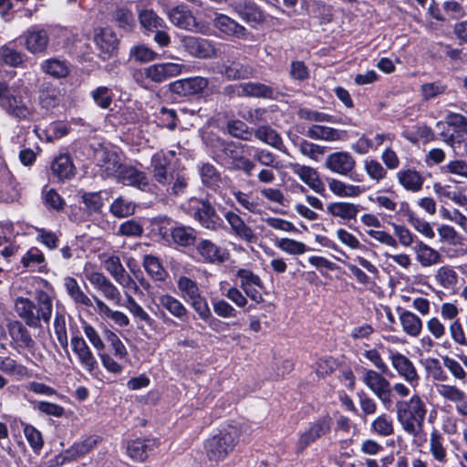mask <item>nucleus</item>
<instances>
[{
    "label": "nucleus",
    "mask_w": 467,
    "mask_h": 467,
    "mask_svg": "<svg viewBox=\"0 0 467 467\" xmlns=\"http://www.w3.org/2000/svg\"><path fill=\"white\" fill-rule=\"evenodd\" d=\"M275 245L289 254H302L306 252V244L289 238L276 240Z\"/></svg>",
    "instance_id": "13d9d810"
},
{
    "label": "nucleus",
    "mask_w": 467,
    "mask_h": 467,
    "mask_svg": "<svg viewBox=\"0 0 467 467\" xmlns=\"http://www.w3.org/2000/svg\"><path fill=\"white\" fill-rule=\"evenodd\" d=\"M64 285L67 295L75 304L81 305L86 307L93 306L92 299L85 294L75 278L70 276L66 277L64 279Z\"/></svg>",
    "instance_id": "c85d7f7f"
},
{
    "label": "nucleus",
    "mask_w": 467,
    "mask_h": 467,
    "mask_svg": "<svg viewBox=\"0 0 467 467\" xmlns=\"http://www.w3.org/2000/svg\"><path fill=\"white\" fill-rule=\"evenodd\" d=\"M8 335L11 338L10 346L17 352L35 348V341L27 328L18 320H13L7 324Z\"/></svg>",
    "instance_id": "4468645a"
},
{
    "label": "nucleus",
    "mask_w": 467,
    "mask_h": 467,
    "mask_svg": "<svg viewBox=\"0 0 467 467\" xmlns=\"http://www.w3.org/2000/svg\"><path fill=\"white\" fill-rule=\"evenodd\" d=\"M253 135H254V137L257 140H261V141H263V142H265L281 151H284V152L285 151V148L284 146L282 138L270 126L263 125V126L258 127L254 131Z\"/></svg>",
    "instance_id": "473e14b6"
},
{
    "label": "nucleus",
    "mask_w": 467,
    "mask_h": 467,
    "mask_svg": "<svg viewBox=\"0 0 467 467\" xmlns=\"http://www.w3.org/2000/svg\"><path fill=\"white\" fill-rule=\"evenodd\" d=\"M184 50L198 58H211L216 56L214 44L206 38L185 36L181 39Z\"/></svg>",
    "instance_id": "f8f14e48"
},
{
    "label": "nucleus",
    "mask_w": 467,
    "mask_h": 467,
    "mask_svg": "<svg viewBox=\"0 0 467 467\" xmlns=\"http://www.w3.org/2000/svg\"><path fill=\"white\" fill-rule=\"evenodd\" d=\"M170 165V159L162 151L156 152L151 157L150 166L152 168L151 174L154 182L161 186L164 191L165 188L171 184L174 180V173L168 171Z\"/></svg>",
    "instance_id": "dca6fc26"
},
{
    "label": "nucleus",
    "mask_w": 467,
    "mask_h": 467,
    "mask_svg": "<svg viewBox=\"0 0 467 467\" xmlns=\"http://www.w3.org/2000/svg\"><path fill=\"white\" fill-rule=\"evenodd\" d=\"M362 381L387 410H390L394 404L393 391L401 398L410 395V389L405 384L398 382L391 386L389 379L373 369H365Z\"/></svg>",
    "instance_id": "20e7f679"
},
{
    "label": "nucleus",
    "mask_w": 467,
    "mask_h": 467,
    "mask_svg": "<svg viewBox=\"0 0 467 467\" xmlns=\"http://www.w3.org/2000/svg\"><path fill=\"white\" fill-rule=\"evenodd\" d=\"M364 169L368 177L376 182H379L387 176V170L376 160H366Z\"/></svg>",
    "instance_id": "052dcab7"
},
{
    "label": "nucleus",
    "mask_w": 467,
    "mask_h": 467,
    "mask_svg": "<svg viewBox=\"0 0 467 467\" xmlns=\"http://www.w3.org/2000/svg\"><path fill=\"white\" fill-rule=\"evenodd\" d=\"M141 27L147 33H152L160 28H167L165 21L159 16L152 9L141 10L138 15Z\"/></svg>",
    "instance_id": "7c9ffc66"
},
{
    "label": "nucleus",
    "mask_w": 467,
    "mask_h": 467,
    "mask_svg": "<svg viewBox=\"0 0 467 467\" xmlns=\"http://www.w3.org/2000/svg\"><path fill=\"white\" fill-rule=\"evenodd\" d=\"M36 304L28 298L18 297L15 303V310L25 323L33 328L41 327V320L48 324L52 314V300L44 291L36 294Z\"/></svg>",
    "instance_id": "f03ea898"
},
{
    "label": "nucleus",
    "mask_w": 467,
    "mask_h": 467,
    "mask_svg": "<svg viewBox=\"0 0 467 467\" xmlns=\"http://www.w3.org/2000/svg\"><path fill=\"white\" fill-rule=\"evenodd\" d=\"M158 301L159 305L175 318L182 322L187 320L189 314L188 309L179 299L169 294H163L158 297Z\"/></svg>",
    "instance_id": "a878e982"
},
{
    "label": "nucleus",
    "mask_w": 467,
    "mask_h": 467,
    "mask_svg": "<svg viewBox=\"0 0 467 467\" xmlns=\"http://www.w3.org/2000/svg\"><path fill=\"white\" fill-rule=\"evenodd\" d=\"M437 392L443 399L454 402L455 404L459 401H462L463 398H466V395L462 390L452 385H440L437 387Z\"/></svg>",
    "instance_id": "4d7b16f0"
},
{
    "label": "nucleus",
    "mask_w": 467,
    "mask_h": 467,
    "mask_svg": "<svg viewBox=\"0 0 467 467\" xmlns=\"http://www.w3.org/2000/svg\"><path fill=\"white\" fill-rule=\"evenodd\" d=\"M188 188V180L183 175L176 173L174 175V180L171 184L168 185L165 188V192L168 195L179 196L185 193Z\"/></svg>",
    "instance_id": "774afa93"
},
{
    "label": "nucleus",
    "mask_w": 467,
    "mask_h": 467,
    "mask_svg": "<svg viewBox=\"0 0 467 467\" xmlns=\"http://www.w3.org/2000/svg\"><path fill=\"white\" fill-rule=\"evenodd\" d=\"M96 445V441L90 438L86 439L80 442L74 443L68 450L66 451V458L67 459H75L77 457L87 454L90 450H92Z\"/></svg>",
    "instance_id": "6e6d98bb"
},
{
    "label": "nucleus",
    "mask_w": 467,
    "mask_h": 467,
    "mask_svg": "<svg viewBox=\"0 0 467 467\" xmlns=\"http://www.w3.org/2000/svg\"><path fill=\"white\" fill-rule=\"evenodd\" d=\"M240 438V431L234 426L221 431L218 434L206 440L205 453L209 461L219 462L234 451Z\"/></svg>",
    "instance_id": "39448f33"
},
{
    "label": "nucleus",
    "mask_w": 467,
    "mask_h": 467,
    "mask_svg": "<svg viewBox=\"0 0 467 467\" xmlns=\"http://www.w3.org/2000/svg\"><path fill=\"white\" fill-rule=\"evenodd\" d=\"M196 250L202 259L211 264H223L229 259V253L210 240H202L196 245Z\"/></svg>",
    "instance_id": "6ab92c4d"
},
{
    "label": "nucleus",
    "mask_w": 467,
    "mask_h": 467,
    "mask_svg": "<svg viewBox=\"0 0 467 467\" xmlns=\"http://www.w3.org/2000/svg\"><path fill=\"white\" fill-rule=\"evenodd\" d=\"M167 16L171 23L179 28L198 32L202 27L192 10L184 4L171 8Z\"/></svg>",
    "instance_id": "ddd939ff"
},
{
    "label": "nucleus",
    "mask_w": 467,
    "mask_h": 467,
    "mask_svg": "<svg viewBox=\"0 0 467 467\" xmlns=\"http://www.w3.org/2000/svg\"><path fill=\"white\" fill-rule=\"evenodd\" d=\"M293 173L297 175L300 180L308 185L314 192L323 194L326 191L324 182L319 177L317 171L310 166L300 165L298 163L291 164Z\"/></svg>",
    "instance_id": "aec40b11"
},
{
    "label": "nucleus",
    "mask_w": 467,
    "mask_h": 467,
    "mask_svg": "<svg viewBox=\"0 0 467 467\" xmlns=\"http://www.w3.org/2000/svg\"><path fill=\"white\" fill-rule=\"evenodd\" d=\"M333 420L330 416H324L310 423L309 427L301 432L296 444V453L301 454L309 445L318 439L326 436L331 431Z\"/></svg>",
    "instance_id": "0eeeda50"
},
{
    "label": "nucleus",
    "mask_w": 467,
    "mask_h": 467,
    "mask_svg": "<svg viewBox=\"0 0 467 467\" xmlns=\"http://www.w3.org/2000/svg\"><path fill=\"white\" fill-rule=\"evenodd\" d=\"M112 16L118 27L125 32H130L135 27L136 22L134 15L130 9L125 6L117 7Z\"/></svg>",
    "instance_id": "37998d69"
},
{
    "label": "nucleus",
    "mask_w": 467,
    "mask_h": 467,
    "mask_svg": "<svg viewBox=\"0 0 467 467\" xmlns=\"http://www.w3.org/2000/svg\"><path fill=\"white\" fill-rule=\"evenodd\" d=\"M389 360L391 366L398 375L412 387H416L420 382V376L412 361L405 355L390 351Z\"/></svg>",
    "instance_id": "9d476101"
},
{
    "label": "nucleus",
    "mask_w": 467,
    "mask_h": 467,
    "mask_svg": "<svg viewBox=\"0 0 467 467\" xmlns=\"http://www.w3.org/2000/svg\"><path fill=\"white\" fill-rule=\"evenodd\" d=\"M177 286L182 297L186 302H190L202 295L198 284L190 277L184 275L180 276L177 280Z\"/></svg>",
    "instance_id": "49530a36"
},
{
    "label": "nucleus",
    "mask_w": 467,
    "mask_h": 467,
    "mask_svg": "<svg viewBox=\"0 0 467 467\" xmlns=\"http://www.w3.org/2000/svg\"><path fill=\"white\" fill-rule=\"evenodd\" d=\"M327 183L329 190L339 197H357L363 192L360 186L347 184L337 179H328Z\"/></svg>",
    "instance_id": "58836bf2"
},
{
    "label": "nucleus",
    "mask_w": 467,
    "mask_h": 467,
    "mask_svg": "<svg viewBox=\"0 0 467 467\" xmlns=\"http://www.w3.org/2000/svg\"><path fill=\"white\" fill-rule=\"evenodd\" d=\"M41 69L56 78H66L69 74L67 63L57 58H49L41 64Z\"/></svg>",
    "instance_id": "de8ad7c7"
},
{
    "label": "nucleus",
    "mask_w": 467,
    "mask_h": 467,
    "mask_svg": "<svg viewBox=\"0 0 467 467\" xmlns=\"http://www.w3.org/2000/svg\"><path fill=\"white\" fill-rule=\"evenodd\" d=\"M0 370L8 375L23 376L26 372V368L10 357H0Z\"/></svg>",
    "instance_id": "680f3d73"
},
{
    "label": "nucleus",
    "mask_w": 467,
    "mask_h": 467,
    "mask_svg": "<svg viewBox=\"0 0 467 467\" xmlns=\"http://www.w3.org/2000/svg\"><path fill=\"white\" fill-rule=\"evenodd\" d=\"M403 330L411 337H418L422 328L420 318L410 311L404 310L400 316Z\"/></svg>",
    "instance_id": "a18cd8bd"
},
{
    "label": "nucleus",
    "mask_w": 467,
    "mask_h": 467,
    "mask_svg": "<svg viewBox=\"0 0 467 467\" xmlns=\"http://www.w3.org/2000/svg\"><path fill=\"white\" fill-rule=\"evenodd\" d=\"M158 447L156 439H136L127 445L128 455L136 462H144L149 454Z\"/></svg>",
    "instance_id": "5701e85b"
},
{
    "label": "nucleus",
    "mask_w": 467,
    "mask_h": 467,
    "mask_svg": "<svg viewBox=\"0 0 467 467\" xmlns=\"http://www.w3.org/2000/svg\"><path fill=\"white\" fill-rule=\"evenodd\" d=\"M370 429L379 436L389 437L394 433L393 420L389 415L383 413L372 421Z\"/></svg>",
    "instance_id": "8fccbe9b"
},
{
    "label": "nucleus",
    "mask_w": 467,
    "mask_h": 467,
    "mask_svg": "<svg viewBox=\"0 0 467 467\" xmlns=\"http://www.w3.org/2000/svg\"><path fill=\"white\" fill-rule=\"evenodd\" d=\"M209 85V80L202 77L182 78L170 84L171 93L181 97H190L201 94Z\"/></svg>",
    "instance_id": "2eb2a0df"
},
{
    "label": "nucleus",
    "mask_w": 467,
    "mask_h": 467,
    "mask_svg": "<svg viewBox=\"0 0 467 467\" xmlns=\"http://www.w3.org/2000/svg\"><path fill=\"white\" fill-rule=\"evenodd\" d=\"M399 182L407 190L417 192L421 190L424 179L416 171L411 169L400 170L397 173Z\"/></svg>",
    "instance_id": "2f4dec72"
},
{
    "label": "nucleus",
    "mask_w": 467,
    "mask_h": 467,
    "mask_svg": "<svg viewBox=\"0 0 467 467\" xmlns=\"http://www.w3.org/2000/svg\"><path fill=\"white\" fill-rule=\"evenodd\" d=\"M214 26L221 32L228 35L242 37L245 35V28L226 15L219 14L214 19Z\"/></svg>",
    "instance_id": "c756f323"
},
{
    "label": "nucleus",
    "mask_w": 467,
    "mask_h": 467,
    "mask_svg": "<svg viewBox=\"0 0 467 467\" xmlns=\"http://www.w3.org/2000/svg\"><path fill=\"white\" fill-rule=\"evenodd\" d=\"M242 92L239 95L255 98H273L274 88L258 82H246L239 85Z\"/></svg>",
    "instance_id": "ea45409f"
},
{
    "label": "nucleus",
    "mask_w": 467,
    "mask_h": 467,
    "mask_svg": "<svg viewBox=\"0 0 467 467\" xmlns=\"http://www.w3.org/2000/svg\"><path fill=\"white\" fill-rule=\"evenodd\" d=\"M99 311L105 315L108 318L114 321L119 327H127L130 324L129 317L120 311L112 310L103 300L97 296H92Z\"/></svg>",
    "instance_id": "c03bdc74"
},
{
    "label": "nucleus",
    "mask_w": 467,
    "mask_h": 467,
    "mask_svg": "<svg viewBox=\"0 0 467 467\" xmlns=\"http://www.w3.org/2000/svg\"><path fill=\"white\" fill-rule=\"evenodd\" d=\"M94 41L100 51L109 57L117 49L119 43L116 34L108 28L100 29L95 35Z\"/></svg>",
    "instance_id": "cd10ccee"
},
{
    "label": "nucleus",
    "mask_w": 467,
    "mask_h": 467,
    "mask_svg": "<svg viewBox=\"0 0 467 467\" xmlns=\"http://www.w3.org/2000/svg\"><path fill=\"white\" fill-rule=\"evenodd\" d=\"M54 330L61 348L67 350L68 340L66 327V320L63 314L57 313L54 320Z\"/></svg>",
    "instance_id": "bf43d9fd"
},
{
    "label": "nucleus",
    "mask_w": 467,
    "mask_h": 467,
    "mask_svg": "<svg viewBox=\"0 0 467 467\" xmlns=\"http://www.w3.org/2000/svg\"><path fill=\"white\" fill-rule=\"evenodd\" d=\"M182 67L180 63H159L143 68V75L152 82L162 83L181 74Z\"/></svg>",
    "instance_id": "f3484780"
},
{
    "label": "nucleus",
    "mask_w": 467,
    "mask_h": 467,
    "mask_svg": "<svg viewBox=\"0 0 467 467\" xmlns=\"http://www.w3.org/2000/svg\"><path fill=\"white\" fill-rule=\"evenodd\" d=\"M192 217L205 229L217 231L223 226V221L217 213L211 202L205 198L192 199Z\"/></svg>",
    "instance_id": "423d86ee"
},
{
    "label": "nucleus",
    "mask_w": 467,
    "mask_h": 467,
    "mask_svg": "<svg viewBox=\"0 0 467 467\" xmlns=\"http://www.w3.org/2000/svg\"><path fill=\"white\" fill-rule=\"evenodd\" d=\"M197 232L190 226L178 225L171 230L172 241L181 246H191L196 241Z\"/></svg>",
    "instance_id": "e433bc0d"
},
{
    "label": "nucleus",
    "mask_w": 467,
    "mask_h": 467,
    "mask_svg": "<svg viewBox=\"0 0 467 467\" xmlns=\"http://www.w3.org/2000/svg\"><path fill=\"white\" fill-rule=\"evenodd\" d=\"M224 218L231 226V231L234 235L249 244L256 242V234L254 233L253 229L244 223L240 215L232 211H228L224 213Z\"/></svg>",
    "instance_id": "412c9836"
},
{
    "label": "nucleus",
    "mask_w": 467,
    "mask_h": 467,
    "mask_svg": "<svg viewBox=\"0 0 467 467\" xmlns=\"http://www.w3.org/2000/svg\"><path fill=\"white\" fill-rule=\"evenodd\" d=\"M135 204L122 196L114 200L109 207V212L118 218L128 217L134 213Z\"/></svg>",
    "instance_id": "3c124183"
},
{
    "label": "nucleus",
    "mask_w": 467,
    "mask_h": 467,
    "mask_svg": "<svg viewBox=\"0 0 467 467\" xmlns=\"http://www.w3.org/2000/svg\"><path fill=\"white\" fill-rule=\"evenodd\" d=\"M126 302L123 305L129 309V311L140 321H144L146 324L150 325L152 322L151 317L149 314L136 302V300L128 293H125Z\"/></svg>",
    "instance_id": "5fc2aeb1"
},
{
    "label": "nucleus",
    "mask_w": 467,
    "mask_h": 467,
    "mask_svg": "<svg viewBox=\"0 0 467 467\" xmlns=\"http://www.w3.org/2000/svg\"><path fill=\"white\" fill-rule=\"evenodd\" d=\"M143 266L146 272L156 281H163L167 276V272L156 256L147 254L143 258Z\"/></svg>",
    "instance_id": "09e8293b"
},
{
    "label": "nucleus",
    "mask_w": 467,
    "mask_h": 467,
    "mask_svg": "<svg viewBox=\"0 0 467 467\" xmlns=\"http://www.w3.org/2000/svg\"><path fill=\"white\" fill-rule=\"evenodd\" d=\"M325 167L334 173L348 176L354 182L363 181L362 176L353 173L356 168V160L348 151H336L327 155Z\"/></svg>",
    "instance_id": "6e6552de"
},
{
    "label": "nucleus",
    "mask_w": 467,
    "mask_h": 467,
    "mask_svg": "<svg viewBox=\"0 0 467 467\" xmlns=\"http://www.w3.org/2000/svg\"><path fill=\"white\" fill-rule=\"evenodd\" d=\"M99 165L104 169L109 176L118 177L119 171L124 164L121 163L119 155L116 152L101 150L98 157Z\"/></svg>",
    "instance_id": "bb28decb"
},
{
    "label": "nucleus",
    "mask_w": 467,
    "mask_h": 467,
    "mask_svg": "<svg viewBox=\"0 0 467 467\" xmlns=\"http://www.w3.org/2000/svg\"><path fill=\"white\" fill-rule=\"evenodd\" d=\"M457 274L456 272L449 267V266H442L441 267L437 274H436V279L441 285L444 288H450L457 282Z\"/></svg>",
    "instance_id": "338daca9"
},
{
    "label": "nucleus",
    "mask_w": 467,
    "mask_h": 467,
    "mask_svg": "<svg viewBox=\"0 0 467 467\" xmlns=\"http://www.w3.org/2000/svg\"><path fill=\"white\" fill-rule=\"evenodd\" d=\"M254 67L246 61L245 58L239 59L236 57H229L220 67L218 73L228 80L246 79L253 77Z\"/></svg>",
    "instance_id": "9b49d317"
},
{
    "label": "nucleus",
    "mask_w": 467,
    "mask_h": 467,
    "mask_svg": "<svg viewBox=\"0 0 467 467\" xmlns=\"http://www.w3.org/2000/svg\"><path fill=\"white\" fill-rule=\"evenodd\" d=\"M342 131L322 125H313L306 135L313 140H323L327 141H336L341 140Z\"/></svg>",
    "instance_id": "a19ab883"
},
{
    "label": "nucleus",
    "mask_w": 467,
    "mask_h": 467,
    "mask_svg": "<svg viewBox=\"0 0 467 467\" xmlns=\"http://www.w3.org/2000/svg\"><path fill=\"white\" fill-rule=\"evenodd\" d=\"M327 210L335 217L351 220L355 219L359 212V205L346 202H337L329 203Z\"/></svg>",
    "instance_id": "f704fd0d"
},
{
    "label": "nucleus",
    "mask_w": 467,
    "mask_h": 467,
    "mask_svg": "<svg viewBox=\"0 0 467 467\" xmlns=\"http://www.w3.org/2000/svg\"><path fill=\"white\" fill-rule=\"evenodd\" d=\"M236 276L241 280V288H245L253 285H255L260 288H263L264 286L261 278L248 269H239L237 271Z\"/></svg>",
    "instance_id": "69168bd1"
},
{
    "label": "nucleus",
    "mask_w": 467,
    "mask_h": 467,
    "mask_svg": "<svg viewBox=\"0 0 467 467\" xmlns=\"http://www.w3.org/2000/svg\"><path fill=\"white\" fill-rule=\"evenodd\" d=\"M0 107L18 120H29L34 114L29 89L20 80L12 86L0 81Z\"/></svg>",
    "instance_id": "f257e3e1"
},
{
    "label": "nucleus",
    "mask_w": 467,
    "mask_h": 467,
    "mask_svg": "<svg viewBox=\"0 0 467 467\" xmlns=\"http://www.w3.org/2000/svg\"><path fill=\"white\" fill-rule=\"evenodd\" d=\"M417 260L422 266H431L441 262V255L438 251L422 242H419L414 247Z\"/></svg>",
    "instance_id": "c9c22d12"
},
{
    "label": "nucleus",
    "mask_w": 467,
    "mask_h": 467,
    "mask_svg": "<svg viewBox=\"0 0 467 467\" xmlns=\"http://www.w3.org/2000/svg\"><path fill=\"white\" fill-rule=\"evenodd\" d=\"M51 171L54 177L65 181L75 175V166L67 154H60L52 161Z\"/></svg>",
    "instance_id": "393cba45"
},
{
    "label": "nucleus",
    "mask_w": 467,
    "mask_h": 467,
    "mask_svg": "<svg viewBox=\"0 0 467 467\" xmlns=\"http://www.w3.org/2000/svg\"><path fill=\"white\" fill-rule=\"evenodd\" d=\"M239 16L246 22L260 23L265 19L264 13L259 6L252 1L240 3L236 6Z\"/></svg>",
    "instance_id": "4c0bfd02"
},
{
    "label": "nucleus",
    "mask_w": 467,
    "mask_h": 467,
    "mask_svg": "<svg viewBox=\"0 0 467 467\" xmlns=\"http://www.w3.org/2000/svg\"><path fill=\"white\" fill-rule=\"evenodd\" d=\"M430 450L435 460L444 462L446 461V450L441 442V436L433 431L430 439Z\"/></svg>",
    "instance_id": "e2e57ef3"
},
{
    "label": "nucleus",
    "mask_w": 467,
    "mask_h": 467,
    "mask_svg": "<svg viewBox=\"0 0 467 467\" xmlns=\"http://www.w3.org/2000/svg\"><path fill=\"white\" fill-rule=\"evenodd\" d=\"M116 179L123 184L133 186L140 190H145L150 184L146 173L131 165L124 164Z\"/></svg>",
    "instance_id": "b1692460"
},
{
    "label": "nucleus",
    "mask_w": 467,
    "mask_h": 467,
    "mask_svg": "<svg viewBox=\"0 0 467 467\" xmlns=\"http://www.w3.org/2000/svg\"><path fill=\"white\" fill-rule=\"evenodd\" d=\"M86 279L99 291L105 299L121 306V295L119 288L102 273L85 272Z\"/></svg>",
    "instance_id": "1a4fd4ad"
},
{
    "label": "nucleus",
    "mask_w": 467,
    "mask_h": 467,
    "mask_svg": "<svg viewBox=\"0 0 467 467\" xmlns=\"http://www.w3.org/2000/svg\"><path fill=\"white\" fill-rule=\"evenodd\" d=\"M395 408L397 420L403 431L417 437L422 431L427 414V407L422 398L414 394L408 400H398Z\"/></svg>",
    "instance_id": "7ed1b4c3"
},
{
    "label": "nucleus",
    "mask_w": 467,
    "mask_h": 467,
    "mask_svg": "<svg viewBox=\"0 0 467 467\" xmlns=\"http://www.w3.org/2000/svg\"><path fill=\"white\" fill-rule=\"evenodd\" d=\"M105 338L108 341V343H109L113 350V354L116 358H118L119 359H122L127 356L128 352L124 344L114 332L110 330H106Z\"/></svg>",
    "instance_id": "0e129e2a"
},
{
    "label": "nucleus",
    "mask_w": 467,
    "mask_h": 467,
    "mask_svg": "<svg viewBox=\"0 0 467 467\" xmlns=\"http://www.w3.org/2000/svg\"><path fill=\"white\" fill-rule=\"evenodd\" d=\"M70 344L79 364L88 372L93 373L98 368V362L85 339L79 336H73Z\"/></svg>",
    "instance_id": "a211bd4d"
},
{
    "label": "nucleus",
    "mask_w": 467,
    "mask_h": 467,
    "mask_svg": "<svg viewBox=\"0 0 467 467\" xmlns=\"http://www.w3.org/2000/svg\"><path fill=\"white\" fill-rule=\"evenodd\" d=\"M297 116L305 120L315 121V122H329L336 123L337 118L310 109L303 108L297 111Z\"/></svg>",
    "instance_id": "864d4df0"
},
{
    "label": "nucleus",
    "mask_w": 467,
    "mask_h": 467,
    "mask_svg": "<svg viewBox=\"0 0 467 467\" xmlns=\"http://www.w3.org/2000/svg\"><path fill=\"white\" fill-rule=\"evenodd\" d=\"M228 132L233 136L244 140H251L253 130L250 129L244 121L239 119L229 120L227 123Z\"/></svg>",
    "instance_id": "603ef678"
},
{
    "label": "nucleus",
    "mask_w": 467,
    "mask_h": 467,
    "mask_svg": "<svg viewBox=\"0 0 467 467\" xmlns=\"http://www.w3.org/2000/svg\"><path fill=\"white\" fill-rule=\"evenodd\" d=\"M49 43L48 32L38 26H33L26 34V48L32 54L44 53Z\"/></svg>",
    "instance_id": "4be33fe9"
},
{
    "label": "nucleus",
    "mask_w": 467,
    "mask_h": 467,
    "mask_svg": "<svg viewBox=\"0 0 467 467\" xmlns=\"http://www.w3.org/2000/svg\"><path fill=\"white\" fill-rule=\"evenodd\" d=\"M199 172L202 182L205 187L213 191H216V189L220 187L222 182L221 173L213 165L203 163L200 167Z\"/></svg>",
    "instance_id": "79ce46f5"
},
{
    "label": "nucleus",
    "mask_w": 467,
    "mask_h": 467,
    "mask_svg": "<svg viewBox=\"0 0 467 467\" xmlns=\"http://www.w3.org/2000/svg\"><path fill=\"white\" fill-rule=\"evenodd\" d=\"M61 100V93L58 88L53 85L45 86L39 92L38 103L42 109L51 110L57 108Z\"/></svg>",
    "instance_id": "72a5a7b5"
}]
</instances>
